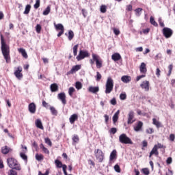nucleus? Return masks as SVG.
<instances>
[{
	"label": "nucleus",
	"mask_w": 175,
	"mask_h": 175,
	"mask_svg": "<svg viewBox=\"0 0 175 175\" xmlns=\"http://www.w3.org/2000/svg\"><path fill=\"white\" fill-rule=\"evenodd\" d=\"M1 53L3 56L4 57V59H5V62L7 64H10L11 58H10V46L6 44L5 42V39L3 38V36L1 34Z\"/></svg>",
	"instance_id": "nucleus-1"
},
{
	"label": "nucleus",
	"mask_w": 175,
	"mask_h": 175,
	"mask_svg": "<svg viewBox=\"0 0 175 175\" xmlns=\"http://www.w3.org/2000/svg\"><path fill=\"white\" fill-rule=\"evenodd\" d=\"M7 163L11 169H14L18 171L21 170V165L18 163V161L13 157H9L7 159Z\"/></svg>",
	"instance_id": "nucleus-2"
},
{
	"label": "nucleus",
	"mask_w": 175,
	"mask_h": 175,
	"mask_svg": "<svg viewBox=\"0 0 175 175\" xmlns=\"http://www.w3.org/2000/svg\"><path fill=\"white\" fill-rule=\"evenodd\" d=\"M114 87V81L113 79L109 77L107 78L106 84H105V94H111L113 91V88Z\"/></svg>",
	"instance_id": "nucleus-3"
},
{
	"label": "nucleus",
	"mask_w": 175,
	"mask_h": 175,
	"mask_svg": "<svg viewBox=\"0 0 175 175\" xmlns=\"http://www.w3.org/2000/svg\"><path fill=\"white\" fill-rule=\"evenodd\" d=\"M119 142L122 144H133L132 139L125 133H122L119 136Z\"/></svg>",
	"instance_id": "nucleus-4"
},
{
	"label": "nucleus",
	"mask_w": 175,
	"mask_h": 175,
	"mask_svg": "<svg viewBox=\"0 0 175 175\" xmlns=\"http://www.w3.org/2000/svg\"><path fill=\"white\" fill-rule=\"evenodd\" d=\"M139 71L143 75L137 77V81H139L141 79L146 77V73H147V66L146 65V63H141V65L139 66Z\"/></svg>",
	"instance_id": "nucleus-5"
},
{
	"label": "nucleus",
	"mask_w": 175,
	"mask_h": 175,
	"mask_svg": "<svg viewBox=\"0 0 175 175\" xmlns=\"http://www.w3.org/2000/svg\"><path fill=\"white\" fill-rule=\"evenodd\" d=\"M94 154L96 157V159L98 162L102 163L103 162V159H105V153H103V151L100 149H96L94 150Z\"/></svg>",
	"instance_id": "nucleus-6"
},
{
	"label": "nucleus",
	"mask_w": 175,
	"mask_h": 175,
	"mask_svg": "<svg viewBox=\"0 0 175 175\" xmlns=\"http://www.w3.org/2000/svg\"><path fill=\"white\" fill-rule=\"evenodd\" d=\"M92 57L93 60L96 62L97 69H100V68L103 66L102 59L99 57V55L94 53L92 54Z\"/></svg>",
	"instance_id": "nucleus-7"
},
{
	"label": "nucleus",
	"mask_w": 175,
	"mask_h": 175,
	"mask_svg": "<svg viewBox=\"0 0 175 175\" xmlns=\"http://www.w3.org/2000/svg\"><path fill=\"white\" fill-rule=\"evenodd\" d=\"M90 57V53L88 51H79V55L77 56L76 59L77 61H81V59H84V58H87Z\"/></svg>",
	"instance_id": "nucleus-8"
},
{
	"label": "nucleus",
	"mask_w": 175,
	"mask_h": 175,
	"mask_svg": "<svg viewBox=\"0 0 175 175\" xmlns=\"http://www.w3.org/2000/svg\"><path fill=\"white\" fill-rule=\"evenodd\" d=\"M14 76L18 79V80H21L23 77V67L18 66L16 68L15 71L14 72Z\"/></svg>",
	"instance_id": "nucleus-9"
},
{
	"label": "nucleus",
	"mask_w": 175,
	"mask_h": 175,
	"mask_svg": "<svg viewBox=\"0 0 175 175\" xmlns=\"http://www.w3.org/2000/svg\"><path fill=\"white\" fill-rule=\"evenodd\" d=\"M163 35L166 39H169V38H171L172 35H173V30L169 27H164L163 29Z\"/></svg>",
	"instance_id": "nucleus-10"
},
{
	"label": "nucleus",
	"mask_w": 175,
	"mask_h": 175,
	"mask_svg": "<svg viewBox=\"0 0 175 175\" xmlns=\"http://www.w3.org/2000/svg\"><path fill=\"white\" fill-rule=\"evenodd\" d=\"M136 120H135V112L133 111H130L128 114V120L127 124L131 125V124H133Z\"/></svg>",
	"instance_id": "nucleus-11"
},
{
	"label": "nucleus",
	"mask_w": 175,
	"mask_h": 175,
	"mask_svg": "<svg viewBox=\"0 0 175 175\" xmlns=\"http://www.w3.org/2000/svg\"><path fill=\"white\" fill-rule=\"evenodd\" d=\"M55 28L57 31H60L57 34L58 38H59L62 35H64V32H65V28H64V25H62V24L59 23L55 25Z\"/></svg>",
	"instance_id": "nucleus-12"
},
{
	"label": "nucleus",
	"mask_w": 175,
	"mask_h": 175,
	"mask_svg": "<svg viewBox=\"0 0 175 175\" xmlns=\"http://www.w3.org/2000/svg\"><path fill=\"white\" fill-rule=\"evenodd\" d=\"M57 98L61 100L63 105H66V95L65 92L59 93L57 94Z\"/></svg>",
	"instance_id": "nucleus-13"
},
{
	"label": "nucleus",
	"mask_w": 175,
	"mask_h": 175,
	"mask_svg": "<svg viewBox=\"0 0 175 175\" xmlns=\"http://www.w3.org/2000/svg\"><path fill=\"white\" fill-rule=\"evenodd\" d=\"M80 69H81V65L73 66L71 70L67 72V75H73L78 72V70H80Z\"/></svg>",
	"instance_id": "nucleus-14"
},
{
	"label": "nucleus",
	"mask_w": 175,
	"mask_h": 175,
	"mask_svg": "<svg viewBox=\"0 0 175 175\" xmlns=\"http://www.w3.org/2000/svg\"><path fill=\"white\" fill-rule=\"evenodd\" d=\"M29 111L31 114H35L36 113V104L35 103H31L28 106Z\"/></svg>",
	"instance_id": "nucleus-15"
},
{
	"label": "nucleus",
	"mask_w": 175,
	"mask_h": 175,
	"mask_svg": "<svg viewBox=\"0 0 175 175\" xmlns=\"http://www.w3.org/2000/svg\"><path fill=\"white\" fill-rule=\"evenodd\" d=\"M141 88L145 90V91L150 90V82L148 81H144L140 85Z\"/></svg>",
	"instance_id": "nucleus-16"
},
{
	"label": "nucleus",
	"mask_w": 175,
	"mask_h": 175,
	"mask_svg": "<svg viewBox=\"0 0 175 175\" xmlns=\"http://www.w3.org/2000/svg\"><path fill=\"white\" fill-rule=\"evenodd\" d=\"M12 148H10V147H9L8 146H5L1 148V152L4 155H6V154H9L10 152H12Z\"/></svg>",
	"instance_id": "nucleus-17"
},
{
	"label": "nucleus",
	"mask_w": 175,
	"mask_h": 175,
	"mask_svg": "<svg viewBox=\"0 0 175 175\" xmlns=\"http://www.w3.org/2000/svg\"><path fill=\"white\" fill-rule=\"evenodd\" d=\"M111 59H113V61H114L115 62H117V61L122 59V57H121V55L120 53H115L111 55Z\"/></svg>",
	"instance_id": "nucleus-18"
},
{
	"label": "nucleus",
	"mask_w": 175,
	"mask_h": 175,
	"mask_svg": "<svg viewBox=\"0 0 175 175\" xmlns=\"http://www.w3.org/2000/svg\"><path fill=\"white\" fill-rule=\"evenodd\" d=\"M114 159H117V150L116 149L113 150L109 156V161L113 162Z\"/></svg>",
	"instance_id": "nucleus-19"
},
{
	"label": "nucleus",
	"mask_w": 175,
	"mask_h": 175,
	"mask_svg": "<svg viewBox=\"0 0 175 175\" xmlns=\"http://www.w3.org/2000/svg\"><path fill=\"white\" fill-rule=\"evenodd\" d=\"M143 128V122L139 121L135 126H134V131L135 132H140Z\"/></svg>",
	"instance_id": "nucleus-20"
},
{
	"label": "nucleus",
	"mask_w": 175,
	"mask_h": 175,
	"mask_svg": "<svg viewBox=\"0 0 175 175\" xmlns=\"http://www.w3.org/2000/svg\"><path fill=\"white\" fill-rule=\"evenodd\" d=\"M78 120L79 116L76 113L71 115V116L69 118V121L71 124H75V122L77 121Z\"/></svg>",
	"instance_id": "nucleus-21"
},
{
	"label": "nucleus",
	"mask_w": 175,
	"mask_h": 175,
	"mask_svg": "<svg viewBox=\"0 0 175 175\" xmlns=\"http://www.w3.org/2000/svg\"><path fill=\"white\" fill-rule=\"evenodd\" d=\"M35 124L36 126H37L39 129H41L42 131L44 129V127L43 126V124L42 123V120L40 119L36 120Z\"/></svg>",
	"instance_id": "nucleus-22"
},
{
	"label": "nucleus",
	"mask_w": 175,
	"mask_h": 175,
	"mask_svg": "<svg viewBox=\"0 0 175 175\" xmlns=\"http://www.w3.org/2000/svg\"><path fill=\"white\" fill-rule=\"evenodd\" d=\"M154 154L156 156L159 155V152H158V149H157V146H155L153 147L151 152H150L149 158H151V157H152V155H154Z\"/></svg>",
	"instance_id": "nucleus-23"
},
{
	"label": "nucleus",
	"mask_w": 175,
	"mask_h": 175,
	"mask_svg": "<svg viewBox=\"0 0 175 175\" xmlns=\"http://www.w3.org/2000/svg\"><path fill=\"white\" fill-rule=\"evenodd\" d=\"M131 80H132V78L128 75H124L121 77V81L123 83H125L126 84H128V83H129Z\"/></svg>",
	"instance_id": "nucleus-24"
},
{
	"label": "nucleus",
	"mask_w": 175,
	"mask_h": 175,
	"mask_svg": "<svg viewBox=\"0 0 175 175\" xmlns=\"http://www.w3.org/2000/svg\"><path fill=\"white\" fill-rule=\"evenodd\" d=\"M89 92H91L92 94H96L97 92H99V88L94 87V86H90L88 88Z\"/></svg>",
	"instance_id": "nucleus-25"
},
{
	"label": "nucleus",
	"mask_w": 175,
	"mask_h": 175,
	"mask_svg": "<svg viewBox=\"0 0 175 175\" xmlns=\"http://www.w3.org/2000/svg\"><path fill=\"white\" fill-rule=\"evenodd\" d=\"M152 124L155 125L156 128H162V124L156 118L152 119Z\"/></svg>",
	"instance_id": "nucleus-26"
},
{
	"label": "nucleus",
	"mask_w": 175,
	"mask_h": 175,
	"mask_svg": "<svg viewBox=\"0 0 175 175\" xmlns=\"http://www.w3.org/2000/svg\"><path fill=\"white\" fill-rule=\"evenodd\" d=\"M50 88L51 92H57V91H58V85L57 83H52Z\"/></svg>",
	"instance_id": "nucleus-27"
},
{
	"label": "nucleus",
	"mask_w": 175,
	"mask_h": 175,
	"mask_svg": "<svg viewBox=\"0 0 175 175\" xmlns=\"http://www.w3.org/2000/svg\"><path fill=\"white\" fill-rule=\"evenodd\" d=\"M18 53H20L24 58H28V55L27 54V52L25 51V49L23 48H20L18 49Z\"/></svg>",
	"instance_id": "nucleus-28"
},
{
	"label": "nucleus",
	"mask_w": 175,
	"mask_h": 175,
	"mask_svg": "<svg viewBox=\"0 0 175 175\" xmlns=\"http://www.w3.org/2000/svg\"><path fill=\"white\" fill-rule=\"evenodd\" d=\"M40 148H41L42 151L44 153V154H50V151L49 150V149H47V148L44 147V145H43V144H41L40 145Z\"/></svg>",
	"instance_id": "nucleus-29"
},
{
	"label": "nucleus",
	"mask_w": 175,
	"mask_h": 175,
	"mask_svg": "<svg viewBox=\"0 0 175 175\" xmlns=\"http://www.w3.org/2000/svg\"><path fill=\"white\" fill-rule=\"evenodd\" d=\"M120 115V110H118L113 116V122L114 124L118 121V116Z\"/></svg>",
	"instance_id": "nucleus-30"
},
{
	"label": "nucleus",
	"mask_w": 175,
	"mask_h": 175,
	"mask_svg": "<svg viewBox=\"0 0 175 175\" xmlns=\"http://www.w3.org/2000/svg\"><path fill=\"white\" fill-rule=\"evenodd\" d=\"M72 142H73V144H77V143L80 142V138L79 137V135H74L72 137Z\"/></svg>",
	"instance_id": "nucleus-31"
},
{
	"label": "nucleus",
	"mask_w": 175,
	"mask_h": 175,
	"mask_svg": "<svg viewBox=\"0 0 175 175\" xmlns=\"http://www.w3.org/2000/svg\"><path fill=\"white\" fill-rule=\"evenodd\" d=\"M55 164L56 165V167L61 169V167H62V165L64 164H62V162L58 159L55 160Z\"/></svg>",
	"instance_id": "nucleus-32"
},
{
	"label": "nucleus",
	"mask_w": 175,
	"mask_h": 175,
	"mask_svg": "<svg viewBox=\"0 0 175 175\" xmlns=\"http://www.w3.org/2000/svg\"><path fill=\"white\" fill-rule=\"evenodd\" d=\"M150 23L154 27H158V23H157V21H155V19L154 18V16H150Z\"/></svg>",
	"instance_id": "nucleus-33"
},
{
	"label": "nucleus",
	"mask_w": 175,
	"mask_h": 175,
	"mask_svg": "<svg viewBox=\"0 0 175 175\" xmlns=\"http://www.w3.org/2000/svg\"><path fill=\"white\" fill-rule=\"evenodd\" d=\"M36 161H43V159H44V156H43V154H36Z\"/></svg>",
	"instance_id": "nucleus-34"
},
{
	"label": "nucleus",
	"mask_w": 175,
	"mask_h": 175,
	"mask_svg": "<svg viewBox=\"0 0 175 175\" xmlns=\"http://www.w3.org/2000/svg\"><path fill=\"white\" fill-rule=\"evenodd\" d=\"M29 12H31V5L27 4L25 7L24 14H29Z\"/></svg>",
	"instance_id": "nucleus-35"
},
{
	"label": "nucleus",
	"mask_w": 175,
	"mask_h": 175,
	"mask_svg": "<svg viewBox=\"0 0 175 175\" xmlns=\"http://www.w3.org/2000/svg\"><path fill=\"white\" fill-rule=\"evenodd\" d=\"M168 69V72L167 74V76L169 77L171 76L172 75V72L173 70V64H170L167 67Z\"/></svg>",
	"instance_id": "nucleus-36"
},
{
	"label": "nucleus",
	"mask_w": 175,
	"mask_h": 175,
	"mask_svg": "<svg viewBox=\"0 0 175 175\" xmlns=\"http://www.w3.org/2000/svg\"><path fill=\"white\" fill-rule=\"evenodd\" d=\"M75 92H76V89H75V88H73V87H70L68 89V95H70V96L72 97L73 93Z\"/></svg>",
	"instance_id": "nucleus-37"
},
{
	"label": "nucleus",
	"mask_w": 175,
	"mask_h": 175,
	"mask_svg": "<svg viewBox=\"0 0 175 175\" xmlns=\"http://www.w3.org/2000/svg\"><path fill=\"white\" fill-rule=\"evenodd\" d=\"M100 12L101 13H106V12H107V6L105 5H101L100 7Z\"/></svg>",
	"instance_id": "nucleus-38"
},
{
	"label": "nucleus",
	"mask_w": 175,
	"mask_h": 175,
	"mask_svg": "<svg viewBox=\"0 0 175 175\" xmlns=\"http://www.w3.org/2000/svg\"><path fill=\"white\" fill-rule=\"evenodd\" d=\"M73 50V55L75 57H76V55H77V50H79V44L75 45L72 48Z\"/></svg>",
	"instance_id": "nucleus-39"
},
{
	"label": "nucleus",
	"mask_w": 175,
	"mask_h": 175,
	"mask_svg": "<svg viewBox=\"0 0 175 175\" xmlns=\"http://www.w3.org/2000/svg\"><path fill=\"white\" fill-rule=\"evenodd\" d=\"M75 38V33L72 30L68 31V40H72Z\"/></svg>",
	"instance_id": "nucleus-40"
},
{
	"label": "nucleus",
	"mask_w": 175,
	"mask_h": 175,
	"mask_svg": "<svg viewBox=\"0 0 175 175\" xmlns=\"http://www.w3.org/2000/svg\"><path fill=\"white\" fill-rule=\"evenodd\" d=\"M49 109L53 116H57V114H58V111H57V109H55L54 107H50Z\"/></svg>",
	"instance_id": "nucleus-41"
},
{
	"label": "nucleus",
	"mask_w": 175,
	"mask_h": 175,
	"mask_svg": "<svg viewBox=\"0 0 175 175\" xmlns=\"http://www.w3.org/2000/svg\"><path fill=\"white\" fill-rule=\"evenodd\" d=\"M75 88H77V90H81V88H83V84H81L80 81L76 82Z\"/></svg>",
	"instance_id": "nucleus-42"
},
{
	"label": "nucleus",
	"mask_w": 175,
	"mask_h": 175,
	"mask_svg": "<svg viewBox=\"0 0 175 175\" xmlns=\"http://www.w3.org/2000/svg\"><path fill=\"white\" fill-rule=\"evenodd\" d=\"M136 16L139 17V16L142 14L140 12H143V8H137L135 10Z\"/></svg>",
	"instance_id": "nucleus-43"
},
{
	"label": "nucleus",
	"mask_w": 175,
	"mask_h": 175,
	"mask_svg": "<svg viewBox=\"0 0 175 175\" xmlns=\"http://www.w3.org/2000/svg\"><path fill=\"white\" fill-rule=\"evenodd\" d=\"M34 9H39L40 8V0H36L33 5Z\"/></svg>",
	"instance_id": "nucleus-44"
},
{
	"label": "nucleus",
	"mask_w": 175,
	"mask_h": 175,
	"mask_svg": "<svg viewBox=\"0 0 175 175\" xmlns=\"http://www.w3.org/2000/svg\"><path fill=\"white\" fill-rule=\"evenodd\" d=\"M51 8L48 6L43 12L44 16H47L50 13Z\"/></svg>",
	"instance_id": "nucleus-45"
},
{
	"label": "nucleus",
	"mask_w": 175,
	"mask_h": 175,
	"mask_svg": "<svg viewBox=\"0 0 175 175\" xmlns=\"http://www.w3.org/2000/svg\"><path fill=\"white\" fill-rule=\"evenodd\" d=\"M36 31L37 33H40V32L42 31V26L40 24H38L36 26Z\"/></svg>",
	"instance_id": "nucleus-46"
},
{
	"label": "nucleus",
	"mask_w": 175,
	"mask_h": 175,
	"mask_svg": "<svg viewBox=\"0 0 175 175\" xmlns=\"http://www.w3.org/2000/svg\"><path fill=\"white\" fill-rule=\"evenodd\" d=\"M101 79H102V75H100V72H96V81H100Z\"/></svg>",
	"instance_id": "nucleus-47"
},
{
	"label": "nucleus",
	"mask_w": 175,
	"mask_h": 175,
	"mask_svg": "<svg viewBox=\"0 0 175 175\" xmlns=\"http://www.w3.org/2000/svg\"><path fill=\"white\" fill-rule=\"evenodd\" d=\"M44 142H45L46 144H48V146H49L50 147H51V146H53V144L51 143V140L50 139V138H49V137L45 138Z\"/></svg>",
	"instance_id": "nucleus-48"
},
{
	"label": "nucleus",
	"mask_w": 175,
	"mask_h": 175,
	"mask_svg": "<svg viewBox=\"0 0 175 175\" xmlns=\"http://www.w3.org/2000/svg\"><path fill=\"white\" fill-rule=\"evenodd\" d=\"M8 175H17V172L12 168L8 171Z\"/></svg>",
	"instance_id": "nucleus-49"
},
{
	"label": "nucleus",
	"mask_w": 175,
	"mask_h": 175,
	"mask_svg": "<svg viewBox=\"0 0 175 175\" xmlns=\"http://www.w3.org/2000/svg\"><path fill=\"white\" fill-rule=\"evenodd\" d=\"M142 172L145 175H149L150 174V170H148V168H143L142 170Z\"/></svg>",
	"instance_id": "nucleus-50"
},
{
	"label": "nucleus",
	"mask_w": 175,
	"mask_h": 175,
	"mask_svg": "<svg viewBox=\"0 0 175 175\" xmlns=\"http://www.w3.org/2000/svg\"><path fill=\"white\" fill-rule=\"evenodd\" d=\"M114 170L115 172H117V173H121V168L118 164L114 165Z\"/></svg>",
	"instance_id": "nucleus-51"
},
{
	"label": "nucleus",
	"mask_w": 175,
	"mask_h": 175,
	"mask_svg": "<svg viewBox=\"0 0 175 175\" xmlns=\"http://www.w3.org/2000/svg\"><path fill=\"white\" fill-rule=\"evenodd\" d=\"M133 8L131 4L127 5L126 6V12H132Z\"/></svg>",
	"instance_id": "nucleus-52"
},
{
	"label": "nucleus",
	"mask_w": 175,
	"mask_h": 175,
	"mask_svg": "<svg viewBox=\"0 0 175 175\" xmlns=\"http://www.w3.org/2000/svg\"><path fill=\"white\" fill-rule=\"evenodd\" d=\"M120 99H121V100H125V99H126V94L125 93L120 94Z\"/></svg>",
	"instance_id": "nucleus-53"
},
{
	"label": "nucleus",
	"mask_w": 175,
	"mask_h": 175,
	"mask_svg": "<svg viewBox=\"0 0 175 175\" xmlns=\"http://www.w3.org/2000/svg\"><path fill=\"white\" fill-rule=\"evenodd\" d=\"M42 106L45 107V109H49L51 106L47 103L44 100H42Z\"/></svg>",
	"instance_id": "nucleus-54"
},
{
	"label": "nucleus",
	"mask_w": 175,
	"mask_h": 175,
	"mask_svg": "<svg viewBox=\"0 0 175 175\" xmlns=\"http://www.w3.org/2000/svg\"><path fill=\"white\" fill-rule=\"evenodd\" d=\"M112 29L113 31V33L115 35H116V36H118V35H120V29H116V28H113Z\"/></svg>",
	"instance_id": "nucleus-55"
},
{
	"label": "nucleus",
	"mask_w": 175,
	"mask_h": 175,
	"mask_svg": "<svg viewBox=\"0 0 175 175\" xmlns=\"http://www.w3.org/2000/svg\"><path fill=\"white\" fill-rule=\"evenodd\" d=\"M146 133L151 135V133H154V129L149 128V129H146Z\"/></svg>",
	"instance_id": "nucleus-56"
},
{
	"label": "nucleus",
	"mask_w": 175,
	"mask_h": 175,
	"mask_svg": "<svg viewBox=\"0 0 175 175\" xmlns=\"http://www.w3.org/2000/svg\"><path fill=\"white\" fill-rule=\"evenodd\" d=\"M20 155L22 159H23L24 161H27L28 159V157H27L25 153H21Z\"/></svg>",
	"instance_id": "nucleus-57"
},
{
	"label": "nucleus",
	"mask_w": 175,
	"mask_h": 175,
	"mask_svg": "<svg viewBox=\"0 0 175 175\" xmlns=\"http://www.w3.org/2000/svg\"><path fill=\"white\" fill-rule=\"evenodd\" d=\"M110 103L111 105H113V106H116V105H117V100H116V98H112L110 100Z\"/></svg>",
	"instance_id": "nucleus-58"
},
{
	"label": "nucleus",
	"mask_w": 175,
	"mask_h": 175,
	"mask_svg": "<svg viewBox=\"0 0 175 175\" xmlns=\"http://www.w3.org/2000/svg\"><path fill=\"white\" fill-rule=\"evenodd\" d=\"M159 24L160 27H161L162 28H163V27H165V23H163V21H162V18H159Z\"/></svg>",
	"instance_id": "nucleus-59"
},
{
	"label": "nucleus",
	"mask_w": 175,
	"mask_h": 175,
	"mask_svg": "<svg viewBox=\"0 0 175 175\" xmlns=\"http://www.w3.org/2000/svg\"><path fill=\"white\" fill-rule=\"evenodd\" d=\"M173 162V159L172 157H168L166 160L167 165H170Z\"/></svg>",
	"instance_id": "nucleus-60"
},
{
	"label": "nucleus",
	"mask_w": 175,
	"mask_h": 175,
	"mask_svg": "<svg viewBox=\"0 0 175 175\" xmlns=\"http://www.w3.org/2000/svg\"><path fill=\"white\" fill-rule=\"evenodd\" d=\"M110 132L112 133V135H115V133H117V129L113 127L110 129Z\"/></svg>",
	"instance_id": "nucleus-61"
},
{
	"label": "nucleus",
	"mask_w": 175,
	"mask_h": 175,
	"mask_svg": "<svg viewBox=\"0 0 175 175\" xmlns=\"http://www.w3.org/2000/svg\"><path fill=\"white\" fill-rule=\"evenodd\" d=\"M50 174V171L47 170L44 174H42V172H38V175H49Z\"/></svg>",
	"instance_id": "nucleus-62"
},
{
	"label": "nucleus",
	"mask_w": 175,
	"mask_h": 175,
	"mask_svg": "<svg viewBox=\"0 0 175 175\" xmlns=\"http://www.w3.org/2000/svg\"><path fill=\"white\" fill-rule=\"evenodd\" d=\"M175 139V135L174 134H170V140L171 142H174Z\"/></svg>",
	"instance_id": "nucleus-63"
},
{
	"label": "nucleus",
	"mask_w": 175,
	"mask_h": 175,
	"mask_svg": "<svg viewBox=\"0 0 175 175\" xmlns=\"http://www.w3.org/2000/svg\"><path fill=\"white\" fill-rule=\"evenodd\" d=\"M156 75L157 77H159L161 76V70L159 68L156 69Z\"/></svg>",
	"instance_id": "nucleus-64"
}]
</instances>
